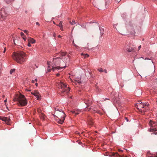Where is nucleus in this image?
I'll list each match as a JSON object with an SVG mask.
<instances>
[{"label":"nucleus","instance_id":"f257e3e1","mask_svg":"<svg viewBox=\"0 0 157 157\" xmlns=\"http://www.w3.org/2000/svg\"><path fill=\"white\" fill-rule=\"evenodd\" d=\"M51 62L50 61L47 62V64L48 65V68L50 67L51 66L52 67V70L54 71L56 70H59L64 68L66 67L65 66H63L61 61V58L59 57L54 58L52 64H50Z\"/></svg>","mask_w":157,"mask_h":157},{"label":"nucleus","instance_id":"f03ea898","mask_svg":"<svg viewBox=\"0 0 157 157\" xmlns=\"http://www.w3.org/2000/svg\"><path fill=\"white\" fill-rule=\"evenodd\" d=\"M55 113L53 115L54 117L58 123L62 124L64 122L66 115L61 109L55 108Z\"/></svg>","mask_w":157,"mask_h":157},{"label":"nucleus","instance_id":"7ed1b4c3","mask_svg":"<svg viewBox=\"0 0 157 157\" xmlns=\"http://www.w3.org/2000/svg\"><path fill=\"white\" fill-rule=\"evenodd\" d=\"M12 57L17 63L22 64L25 62L27 58V55L22 51L14 52L12 55Z\"/></svg>","mask_w":157,"mask_h":157},{"label":"nucleus","instance_id":"20e7f679","mask_svg":"<svg viewBox=\"0 0 157 157\" xmlns=\"http://www.w3.org/2000/svg\"><path fill=\"white\" fill-rule=\"evenodd\" d=\"M14 101H17V104L19 106H23L27 104V100L23 95L20 94L17 98L13 99Z\"/></svg>","mask_w":157,"mask_h":157},{"label":"nucleus","instance_id":"39448f33","mask_svg":"<svg viewBox=\"0 0 157 157\" xmlns=\"http://www.w3.org/2000/svg\"><path fill=\"white\" fill-rule=\"evenodd\" d=\"M140 102V101H139L138 103L136 104V106L141 113H144L147 112V110H148V105L149 104L146 103Z\"/></svg>","mask_w":157,"mask_h":157},{"label":"nucleus","instance_id":"423d86ee","mask_svg":"<svg viewBox=\"0 0 157 157\" xmlns=\"http://www.w3.org/2000/svg\"><path fill=\"white\" fill-rule=\"evenodd\" d=\"M58 84L59 88L61 89V92L62 93L65 92L67 93L70 90V88L69 87H67V85L63 82H60Z\"/></svg>","mask_w":157,"mask_h":157},{"label":"nucleus","instance_id":"0eeeda50","mask_svg":"<svg viewBox=\"0 0 157 157\" xmlns=\"http://www.w3.org/2000/svg\"><path fill=\"white\" fill-rule=\"evenodd\" d=\"M149 125L151 127L149 129V131L150 132H153L157 131V123L155 122H154L152 120H150L149 122Z\"/></svg>","mask_w":157,"mask_h":157},{"label":"nucleus","instance_id":"6e6552de","mask_svg":"<svg viewBox=\"0 0 157 157\" xmlns=\"http://www.w3.org/2000/svg\"><path fill=\"white\" fill-rule=\"evenodd\" d=\"M65 55L66 53L65 52H63L62 53V55L63 56L62 57V59H61V61L63 65H65L66 66V65L69 63L70 59L68 56H65Z\"/></svg>","mask_w":157,"mask_h":157},{"label":"nucleus","instance_id":"1a4fd4ad","mask_svg":"<svg viewBox=\"0 0 157 157\" xmlns=\"http://www.w3.org/2000/svg\"><path fill=\"white\" fill-rule=\"evenodd\" d=\"M134 26H135V25L133 24H129L127 26L128 31L130 34L132 35H134L135 33V32L134 28Z\"/></svg>","mask_w":157,"mask_h":157},{"label":"nucleus","instance_id":"9d476101","mask_svg":"<svg viewBox=\"0 0 157 157\" xmlns=\"http://www.w3.org/2000/svg\"><path fill=\"white\" fill-rule=\"evenodd\" d=\"M0 120L5 121L6 123L7 124H10L11 120L9 117H0Z\"/></svg>","mask_w":157,"mask_h":157},{"label":"nucleus","instance_id":"9b49d317","mask_svg":"<svg viewBox=\"0 0 157 157\" xmlns=\"http://www.w3.org/2000/svg\"><path fill=\"white\" fill-rule=\"evenodd\" d=\"M31 94L36 97L37 100L40 99L41 96L39 93L37 91L32 92Z\"/></svg>","mask_w":157,"mask_h":157},{"label":"nucleus","instance_id":"f8f14e48","mask_svg":"<svg viewBox=\"0 0 157 157\" xmlns=\"http://www.w3.org/2000/svg\"><path fill=\"white\" fill-rule=\"evenodd\" d=\"M84 103L87 106L91 104L92 101L89 98H85L84 99Z\"/></svg>","mask_w":157,"mask_h":157},{"label":"nucleus","instance_id":"ddd939ff","mask_svg":"<svg viewBox=\"0 0 157 157\" xmlns=\"http://www.w3.org/2000/svg\"><path fill=\"white\" fill-rule=\"evenodd\" d=\"M13 41L14 44L15 45L19 44L21 43L20 40L19 38H17L16 39H13Z\"/></svg>","mask_w":157,"mask_h":157},{"label":"nucleus","instance_id":"4468645a","mask_svg":"<svg viewBox=\"0 0 157 157\" xmlns=\"http://www.w3.org/2000/svg\"><path fill=\"white\" fill-rule=\"evenodd\" d=\"M100 0H93V5L96 8H98V9L100 10L101 9L98 8L97 4H98Z\"/></svg>","mask_w":157,"mask_h":157},{"label":"nucleus","instance_id":"2eb2a0df","mask_svg":"<svg viewBox=\"0 0 157 157\" xmlns=\"http://www.w3.org/2000/svg\"><path fill=\"white\" fill-rule=\"evenodd\" d=\"M111 94L113 95V96H114L113 98L117 99V100L118 99V94L116 93H115L114 91H112L111 92Z\"/></svg>","mask_w":157,"mask_h":157},{"label":"nucleus","instance_id":"dca6fc26","mask_svg":"<svg viewBox=\"0 0 157 157\" xmlns=\"http://www.w3.org/2000/svg\"><path fill=\"white\" fill-rule=\"evenodd\" d=\"M128 47V45H127L125 47V48L126 50L129 52H132L133 50V48H132L131 47Z\"/></svg>","mask_w":157,"mask_h":157},{"label":"nucleus","instance_id":"f3484780","mask_svg":"<svg viewBox=\"0 0 157 157\" xmlns=\"http://www.w3.org/2000/svg\"><path fill=\"white\" fill-rule=\"evenodd\" d=\"M99 28L100 31V33L101 36H102L104 33V29L101 27H99Z\"/></svg>","mask_w":157,"mask_h":157},{"label":"nucleus","instance_id":"a211bd4d","mask_svg":"<svg viewBox=\"0 0 157 157\" xmlns=\"http://www.w3.org/2000/svg\"><path fill=\"white\" fill-rule=\"evenodd\" d=\"M28 40L29 42L32 44L34 43L35 42V40L32 38H30L28 39Z\"/></svg>","mask_w":157,"mask_h":157},{"label":"nucleus","instance_id":"6ab92c4d","mask_svg":"<svg viewBox=\"0 0 157 157\" xmlns=\"http://www.w3.org/2000/svg\"><path fill=\"white\" fill-rule=\"evenodd\" d=\"M113 155L115 157H123V156L119 155L117 153H115Z\"/></svg>","mask_w":157,"mask_h":157},{"label":"nucleus","instance_id":"aec40b11","mask_svg":"<svg viewBox=\"0 0 157 157\" xmlns=\"http://www.w3.org/2000/svg\"><path fill=\"white\" fill-rule=\"evenodd\" d=\"M141 58H142L143 59H145V60H151V62L152 63H153V61L151 60V59H149L148 58H144V57H141Z\"/></svg>","mask_w":157,"mask_h":157},{"label":"nucleus","instance_id":"412c9836","mask_svg":"<svg viewBox=\"0 0 157 157\" xmlns=\"http://www.w3.org/2000/svg\"><path fill=\"white\" fill-rule=\"evenodd\" d=\"M80 25L83 28H84V29H86V25H85L84 24H82Z\"/></svg>","mask_w":157,"mask_h":157},{"label":"nucleus","instance_id":"4be33fe9","mask_svg":"<svg viewBox=\"0 0 157 157\" xmlns=\"http://www.w3.org/2000/svg\"><path fill=\"white\" fill-rule=\"evenodd\" d=\"M89 121V124H92L93 123H94V122L93 121V120H91L90 119Z\"/></svg>","mask_w":157,"mask_h":157},{"label":"nucleus","instance_id":"5701e85b","mask_svg":"<svg viewBox=\"0 0 157 157\" xmlns=\"http://www.w3.org/2000/svg\"><path fill=\"white\" fill-rule=\"evenodd\" d=\"M15 71V69H11L10 71V74H11L12 73H13V72H14Z\"/></svg>","mask_w":157,"mask_h":157},{"label":"nucleus","instance_id":"b1692460","mask_svg":"<svg viewBox=\"0 0 157 157\" xmlns=\"http://www.w3.org/2000/svg\"><path fill=\"white\" fill-rule=\"evenodd\" d=\"M75 114L76 115L78 114L80 112V110H75Z\"/></svg>","mask_w":157,"mask_h":157},{"label":"nucleus","instance_id":"393cba45","mask_svg":"<svg viewBox=\"0 0 157 157\" xmlns=\"http://www.w3.org/2000/svg\"><path fill=\"white\" fill-rule=\"evenodd\" d=\"M71 24V25H73L75 24V21L74 20H73L71 22H70Z\"/></svg>","mask_w":157,"mask_h":157},{"label":"nucleus","instance_id":"a878e982","mask_svg":"<svg viewBox=\"0 0 157 157\" xmlns=\"http://www.w3.org/2000/svg\"><path fill=\"white\" fill-rule=\"evenodd\" d=\"M98 71L100 72H103V70H102V68H100L98 69Z\"/></svg>","mask_w":157,"mask_h":157},{"label":"nucleus","instance_id":"bb28decb","mask_svg":"<svg viewBox=\"0 0 157 157\" xmlns=\"http://www.w3.org/2000/svg\"><path fill=\"white\" fill-rule=\"evenodd\" d=\"M37 78H35L34 80H33L32 81V82L33 83H34L35 82H37Z\"/></svg>","mask_w":157,"mask_h":157},{"label":"nucleus","instance_id":"cd10ccee","mask_svg":"<svg viewBox=\"0 0 157 157\" xmlns=\"http://www.w3.org/2000/svg\"><path fill=\"white\" fill-rule=\"evenodd\" d=\"M62 23H63V22L62 21H60L59 22V24L58 25H57L58 26H59H59H63L62 25Z\"/></svg>","mask_w":157,"mask_h":157},{"label":"nucleus","instance_id":"c85d7f7f","mask_svg":"<svg viewBox=\"0 0 157 157\" xmlns=\"http://www.w3.org/2000/svg\"><path fill=\"white\" fill-rule=\"evenodd\" d=\"M21 36L22 37H23V36H25V34H24L23 32H21Z\"/></svg>","mask_w":157,"mask_h":157},{"label":"nucleus","instance_id":"c756f323","mask_svg":"<svg viewBox=\"0 0 157 157\" xmlns=\"http://www.w3.org/2000/svg\"><path fill=\"white\" fill-rule=\"evenodd\" d=\"M89 56V55L88 54H85V55H84V57L85 58H86L87 57H88Z\"/></svg>","mask_w":157,"mask_h":157},{"label":"nucleus","instance_id":"7c9ffc66","mask_svg":"<svg viewBox=\"0 0 157 157\" xmlns=\"http://www.w3.org/2000/svg\"><path fill=\"white\" fill-rule=\"evenodd\" d=\"M23 38V39H24V40L25 41L26 40V37H25V36L22 37Z\"/></svg>","mask_w":157,"mask_h":157},{"label":"nucleus","instance_id":"2f4dec72","mask_svg":"<svg viewBox=\"0 0 157 157\" xmlns=\"http://www.w3.org/2000/svg\"><path fill=\"white\" fill-rule=\"evenodd\" d=\"M41 118L43 119H44V117L43 115H42L41 117Z\"/></svg>","mask_w":157,"mask_h":157},{"label":"nucleus","instance_id":"473e14b6","mask_svg":"<svg viewBox=\"0 0 157 157\" xmlns=\"http://www.w3.org/2000/svg\"><path fill=\"white\" fill-rule=\"evenodd\" d=\"M126 15V14H122L121 15V16L123 17H124V16H125Z\"/></svg>","mask_w":157,"mask_h":157},{"label":"nucleus","instance_id":"72a5a7b5","mask_svg":"<svg viewBox=\"0 0 157 157\" xmlns=\"http://www.w3.org/2000/svg\"><path fill=\"white\" fill-rule=\"evenodd\" d=\"M59 27L60 28L61 30H63V26H59Z\"/></svg>","mask_w":157,"mask_h":157},{"label":"nucleus","instance_id":"f704fd0d","mask_svg":"<svg viewBox=\"0 0 157 157\" xmlns=\"http://www.w3.org/2000/svg\"><path fill=\"white\" fill-rule=\"evenodd\" d=\"M27 30H24V32L25 33H27Z\"/></svg>","mask_w":157,"mask_h":157},{"label":"nucleus","instance_id":"c9c22d12","mask_svg":"<svg viewBox=\"0 0 157 157\" xmlns=\"http://www.w3.org/2000/svg\"><path fill=\"white\" fill-rule=\"evenodd\" d=\"M103 72H104L106 73H107V70H106V69H105L104 70H103Z\"/></svg>","mask_w":157,"mask_h":157},{"label":"nucleus","instance_id":"e433bc0d","mask_svg":"<svg viewBox=\"0 0 157 157\" xmlns=\"http://www.w3.org/2000/svg\"><path fill=\"white\" fill-rule=\"evenodd\" d=\"M73 44L74 45L75 47L77 46V45H76L75 43H74V41H73Z\"/></svg>","mask_w":157,"mask_h":157},{"label":"nucleus","instance_id":"4c0bfd02","mask_svg":"<svg viewBox=\"0 0 157 157\" xmlns=\"http://www.w3.org/2000/svg\"><path fill=\"white\" fill-rule=\"evenodd\" d=\"M6 48H4V51H3V53H4L6 51Z\"/></svg>","mask_w":157,"mask_h":157},{"label":"nucleus","instance_id":"58836bf2","mask_svg":"<svg viewBox=\"0 0 157 157\" xmlns=\"http://www.w3.org/2000/svg\"><path fill=\"white\" fill-rule=\"evenodd\" d=\"M27 45H28V46L29 47L31 46V44L29 43Z\"/></svg>","mask_w":157,"mask_h":157},{"label":"nucleus","instance_id":"ea45409f","mask_svg":"<svg viewBox=\"0 0 157 157\" xmlns=\"http://www.w3.org/2000/svg\"><path fill=\"white\" fill-rule=\"evenodd\" d=\"M90 108H89V109H85V110H87H87L88 111H89L90 110Z\"/></svg>","mask_w":157,"mask_h":157},{"label":"nucleus","instance_id":"a19ab883","mask_svg":"<svg viewBox=\"0 0 157 157\" xmlns=\"http://www.w3.org/2000/svg\"><path fill=\"white\" fill-rule=\"evenodd\" d=\"M75 111H76L75 110H74V111H72L71 112L72 113L75 114Z\"/></svg>","mask_w":157,"mask_h":157},{"label":"nucleus","instance_id":"79ce46f5","mask_svg":"<svg viewBox=\"0 0 157 157\" xmlns=\"http://www.w3.org/2000/svg\"><path fill=\"white\" fill-rule=\"evenodd\" d=\"M36 25H40V24H39V22H36Z\"/></svg>","mask_w":157,"mask_h":157},{"label":"nucleus","instance_id":"37998d69","mask_svg":"<svg viewBox=\"0 0 157 157\" xmlns=\"http://www.w3.org/2000/svg\"><path fill=\"white\" fill-rule=\"evenodd\" d=\"M58 37L59 38H61L62 37V36H61L60 35H59L58 36Z\"/></svg>","mask_w":157,"mask_h":157},{"label":"nucleus","instance_id":"c03bdc74","mask_svg":"<svg viewBox=\"0 0 157 157\" xmlns=\"http://www.w3.org/2000/svg\"><path fill=\"white\" fill-rule=\"evenodd\" d=\"M125 119L126 120L127 122L128 121V118L126 117H125Z\"/></svg>","mask_w":157,"mask_h":157},{"label":"nucleus","instance_id":"a18cd8bd","mask_svg":"<svg viewBox=\"0 0 157 157\" xmlns=\"http://www.w3.org/2000/svg\"><path fill=\"white\" fill-rule=\"evenodd\" d=\"M141 48V46L140 45V46H139V47H138V49H140V48Z\"/></svg>","mask_w":157,"mask_h":157},{"label":"nucleus","instance_id":"49530a36","mask_svg":"<svg viewBox=\"0 0 157 157\" xmlns=\"http://www.w3.org/2000/svg\"><path fill=\"white\" fill-rule=\"evenodd\" d=\"M56 34L55 33H54L53 35V36H54V37H55L56 36Z\"/></svg>","mask_w":157,"mask_h":157},{"label":"nucleus","instance_id":"de8ad7c7","mask_svg":"<svg viewBox=\"0 0 157 157\" xmlns=\"http://www.w3.org/2000/svg\"><path fill=\"white\" fill-rule=\"evenodd\" d=\"M75 24H76V25H79V23L78 22L76 23Z\"/></svg>","mask_w":157,"mask_h":157},{"label":"nucleus","instance_id":"09e8293b","mask_svg":"<svg viewBox=\"0 0 157 157\" xmlns=\"http://www.w3.org/2000/svg\"><path fill=\"white\" fill-rule=\"evenodd\" d=\"M57 76H58L59 75V74L58 73H57L56 74Z\"/></svg>","mask_w":157,"mask_h":157},{"label":"nucleus","instance_id":"8fccbe9b","mask_svg":"<svg viewBox=\"0 0 157 157\" xmlns=\"http://www.w3.org/2000/svg\"><path fill=\"white\" fill-rule=\"evenodd\" d=\"M7 101V99H6V100H5L4 101V102H6Z\"/></svg>","mask_w":157,"mask_h":157},{"label":"nucleus","instance_id":"3c124183","mask_svg":"<svg viewBox=\"0 0 157 157\" xmlns=\"http://www.w3.org/2000/svg\"><path fill=\"white\" fill-rule=\"evenodd\" d=\"M38 85V83H35V85H36V86H37Z\"/></svg>","mask_w":157,"mask_h":157},{"label":"nucleus","instance_id":"603ef678","mask_svg":"<svg viewBox=\"0 0 157 157\" xmlns=\"http://www.w3.org/2000/svg\"><path fill=\"white\" fill-rule=\"evenodd\" d=\"M118 2H119L121 0H116Z\"/></svg>","mask_w":157,"mask_h":157},{"label":"nucleus","instance_id":"864d4df0","mask_svg":"<svg viewBox=\"0 0 157 157\" xmlns=\"http://www.w3.org/2000/svg\"><path fill=\"white\" fill-rule=\"evenodd\" d=\"M119 151H122V150H121V149H119Z\"/></svg>","mask_w":157,"mask_h":157},{"label":"nucleus","instance_id":"5fc2aeb1","mask_svg":"<svg viewBox=\"0 0 157 157\" xmlns=\"http://www.w3.org/2000/svg\"><path fill=\"white\" fill-rule=\"evenodd\" d=\"M53 23H54V24H55V22L53 21Z\"/></svg>","mask_w":157,"mask_h":157},{"label":"nucleus","instance_id":"6e6d98bb","mask_svg":"<svg viewBox=\"0 0 157 157\" xmlns=\"http://www.w3.org/2000/svg\"><path fill=\"white\" fill-rule=\"evenodd\" d=\"M105 99L106 100H109V99L108 98H105Z\"/></svg>","mask_w":157,"mask_h":157},{"label":"nucleus","instance_id":"4d7b16f0","mask_svg":"<svg viewBox=\"0 0 157 157\" xmlns=\"http://www.w3.org/2000/svg\"><path fill=\"white\" fill-rule=\"evenodd\" d=\"M35 66H36V68H37L38 67L36 65H35Z\"/></svg>","mask_w":157,"mask_h":157},{"label":"nucleus","instance_id":"13d9d810","mask_svg":"<svg viewBox=\"0 0 157 157\" xmlns=\"http://www.w3.org/2000/svg\"><path fill=\"white\" fill-rule=\"evenodd\" d=\"M154 157H157V155L155 156Z\"/></svg>","mask_w":157,"mask_h":157},{"label":"nucleus","instance_id":"bf43d9fd","mask_svg":"<svg viewBox=\"0 0 157 157\" xmlns=\"http://www.w3.org/2000/svg\"><path fill=\"white\" fill-rule=\"evenodd\" d=\"M80 82H78V83H80Z\"/></svg>","mask_w":157,"mask_h":157},{"label":"nucleus","instance_id":"052dcab7","mask_svg":"<svg viewBox=\"0 0 157 157\" xmlns=\"http://www.w3.org/2000/svg\"><path fill=\"white\" fill-rule=\"evenodd\" d=\"M50 71V70H48V71Z\"/></svg>","mask_w":157,"mask_h":157},{"label":"nucleus","instance_id":"680f3d73","mask_svg":"<svg viewBox=\"0 0 157 157\" xmlns=\"http://www.w3.org/2000/svg\"><path fill=\"white\" fill-rule=\"evenodd\" d=\"M27 91H30V90H28Z\"/></svg>","mask_w":157,"mask_h":157}]
</instances>
